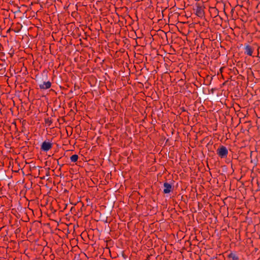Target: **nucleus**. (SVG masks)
I'll list each match as a JSON object with an SVG mask.
<instances>
[{"instance_id": "nucleus-9", "label": "nucleus", "mask_w": 260, "mask_h": 260, "mask_svg": "<svg viewBox=\"0 0 260 260\" xmlns=\"http://www.w3.org/2000/svg\"><path fill=\"white\" fill-rule=\"evenodd\" d=\"M45 123L46 124H47L49 126H50L51 125V124L52 123V121L49 118L46 119H45Z\"/></svg>"}, {"instance_id": "nucleus-3", "label": "nucleus", "mask_w": 260, "mask_h": 260, "mask_svg": "<svg viewBox=\"0 0 260 260\" xmlns=\"http://www.w3.org/2000/svg\"><path fill=\"white\" fill-rule=\"evenodd\" d=\"M40 89L46 90L50 88L51 86V83L49 81L40 82L39 84Z\"/></svg>"}, {"instance_id": "nucleus-2", "label": "nucleus", "mask_w": 260, "mask_h": 260, "mask_svg": "<svg viewBox=\"0 0 260 260\" xmlns=\"http://www.w3.org/2000/svg\"><path fill=\"white\" fill-rule=\"evenodd\" d=\"M52 143L49 141H45L41 146V149L44 152H47L52 147Z\"/></svg>"}, {"instance_id": "nucleus-6", "label": "nucleus", "mask_w": 260, "mask_h": 260, "mask_svg": "<svg viewBox=\"0 0 260 260\" xmlns=\"http://www.w3.org/2000/svg\"><path fill=\"white\" fill-rule=\"evenodd\" d=\"M164 193H169L171 191L172 189V186L170 183H169L168 182H165L164 183Z\"/></svg>"}, {"instance_id": "nucleus-4", "label": "nucleus", "mask_w": 260, "mask_h": 260, "mask_svg": "<svg viewBox=\"0 0 260 260\" xmlns=\"http://www.w3.org/2000/svg\"><path fill=\"white\" fill-rule=\"evenodd\" d=\"M196 15L202 18L205 15V12L204 8L202 6H198L196 10Z\"/></svg>"}, {"instance_id": "nucleus-7", "label": "nucleus", "mask_w": 260, "mask_h": 260, "mask_svg": "<svg viewBox=\"0 0 260 260\" xmlns=\"http://www.w3.org/2000/svg\"><path fill=\"white\" fill-rule=\"evenodd\" d=\"M228 257L230 259L229 260H238L239 259L238 256L232 252L230 253L228 255Z\"/></svg>"}, {"instance_id": "nucleus-1", "label": "nucleus", "mask_w": 260, "mask_h": 260, "mask_svg": "<svg viewBox=\"0 0 260 260\" xmlns=\"http://www.w3.org/2000/svg\"><path fill=\"white\" fill-rule=\"evenodd\" d=\"M217 154L221 158H226L228 154V150L224 146H220L216 150Z\"/></svg>"}, {"instance_id": "nucleus-8", "label": "nucleus", "mask_w": 260, "mask_h": 260, "mask_svg": "<svg viewBox=\"0 0 260 260\" xmlns=\"http://www.w3.org/2000/svg\"><path fill=\"white\" fill-rule=\"evenodd\" d=\"M78 155L77 154H74L70 157L71 162H75L78 160Z\"/></svg>"}, {"instance_id": "nucleus-5", "label": "nucleus", "mask_w": 260, "mask_h": 260, "mask_svg": "<svg viewBox=\"0 0 260 260\" xmlns=\"http://www.w3.org/2000/svg\"><path fill=\"white\" fill-rule=\"evenodd\" d=\"M253 50L254 49L251 46L247 44L245 45L244 48V53L249 56H252Z\"/></svg>"}]
</instances>
